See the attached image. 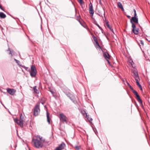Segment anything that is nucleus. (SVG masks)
I'll list each match as a JSON object with an SVG mask.
<instances>
[{
    "label": "nucleus",
    "mask_w": 150,
    "mask_h": 150,
    "mask_svg": "<svg viewBox=\"0 0 150 150\" xmlns=\"http://www.w3.org/2000/svg\"><path fill=\"white\" fill-rule=\"evenodd\" d=\"M7 51H10V52H9L8 54H9L11 55V57H12L13 56V54L12 53H13V50H10V48H8V50H7Z\"/></svg>",
    "instance_id": "obj_23"
},
{
    "label": "nucleus",
    "mask_w": 150,
    "mask_h": 150,
    "mask_svg": "<svg viewBox=\"0 0 150 150\" xmlns=\"http://www.w3.org/2000/svg\"><path fill=\"white\" fill-rule=\"evenodd\" d=\"M20 120H23V121H24V117L22 114H20Z\"/></svg>",
    "instance_id": "obj_26"
},
{
    "label": "nucleus",
    "mask_w": 150,
    "mask_h": 150,
    "mask_svg": "<svg viewBox=\"0 0 150 150\" xmlns=\"http://www.w3.org/2000/svg\"><path fill=\"white\" fill-rule=\"evenodd\" d=\"M103 56L105 59H110V55L109 53L107 52H105L103 53Z\"/></svg>",
    "instance_id": "obj_9"
},
{
    "label": "nucleus",
    "mask_w": 150,
    "mask_h": 150,
    "mask_svg": "<svg viewBox=\"0 0 150 150\" xmlns=\"http://www.w3.org/2000/svg\"><path fill=\"white\" fill-rule=\"evenodd\" d=\"M134 16H133V17H134H134H137V15L136 10L135 9H134Z\"/></svg>",
    "instance_id": "obj_31"
},
{
    "label": "nucleus",
    "mask_w": 150,
    "mask_h": 150,
    "mask_svg": "<svg viewBox=\"0 0 150 150\" xmlns=\"http://www.w3.org/2000/svg\"><path fill=\"white\" fill-rule=\"evenodd\" d=\"M95 134H97V131L96 130V131H95Z\"/></svg>",
    "instance_id": "obj_42"
},
{
    "label": "nucleus",
    "mask_w": 150,
    "mask_h": 150,
    "mask_svg": "<svg viewBox=\"0 0 150 150\" xmlns=\"http://www.w3.org/2000/svg\"><path fill=\"white\" fill-rule=\"evenodd\" d=\"M128 86H129V87L130 88V89L132 91H133L134 90L133 89V88L128 83H127Z\"/></svg>",
    "instance_id": "obj_32"
},
{
    "label": "nucleus",
    "mask_w": 150,
    "mask_h": 150,
    "mask_svg": "<svg viewBox=\"0 0 150 150\" xmlns=\"http://www.w3.org/2000/svg\"><path fill=\"white\" fill-rule=\"evenodd\" d=\"M36 87L37 86H34L33 87V89L35 93H39V91L36 89Z\"/></svg>",
    "instance_id": "obj_20"
},
{
    "label": "nucleus",
    "mask_w": 150,
    "mask_h": 150,
    "mask_svg": "<svg viewBox=\"0 0 150 150\" xmlns=\"http://www.w3.org/2000/svg\"><path fill=\"white\" fill-rule=\"evenodd\" d=\"M28 68H26V69H25L27 71H28Z\"/></svg>",
    "instance_id": "obj_48"
},
{
    "label": "nucleus",
    "mask_w": 150,
    "mask_h": 150,
    "mask_svg": "<svg viewBox=\"0 0 150 150\" xmlns=\"http://www.w3.org/2000/svg\"><path fill=\"white\" fill-rule=\"evenodd\" d=\"M132 92L136 96L138 94L137 92L134 90Z\"/></svg>",
    "instance_id": "obj_33"
},
{
    "label": "nucleus",
    "mask_w": 150,
    "mask_h": 150,
    "mask_svg": "<svg viewBox=\"0 0 150 150\" xmlns=\"http://www.w3.org/2000/svg\"><path fill=\"white\" fill-rule=\"evenodd\" d=\"M84 112H85V114H86V117L87 118V119L90 122L91 121H92L93 120L92 119L89 117V115H87V113L85 111H84Z\"/></svg>",
    "instance_id": "obj_18"
},
{
    "label": "nucleus",
    "mask_w": 150,
    "mask_h": 150,
    "mask_svg": "<svg viewBox=\"0 0 150 150\" xmlns=\"http://www.w3.org/2000/svg\"><path fill=\"white\" fill-rule=\"evenodd\" d=\"M106 26L111 30V31L113 33H114L113 29L110 27V25L108 21H106Z\"/></svg>",
    "instance_id": "obj_14"
},
{
    "label": "nucleus",
    "mask_w": 150,
    "mask_h": 150,
    "mask_svg": "<svg viewBox=\"0 0 150 150\" xmlns=\"http://www.w3.org/2000/svg\"><path fill=\"white\" fill-rule=\"evenodd\" d=\"M120 8L122 9V10L123 11H124V8L123 7V6L121 7V8Z\"/></svg>",
    "instance_id": "obj_38"
},
{
    "label": "nucleus",
    "mask_w": 150,
    "mask_h": 150,
    "mask_svg": "<svg viewBox=\"0 0 150 150\" xmlns=\"http://www.w3.org/2000/svg\"><path fill=\"white\" fill-rule=\"evenodd\" d=\"M23 122L24 121H23V120H18L17 119L15 120V122L17 124L19 125L21 127H23Z\"/></svg>",
    "instance_id": "obj_7"
},
{
    "label": "nucleus",
    "mask_w": 150,
    "mask_h": 150,
    "mask_svg": "<svg viewBox=\"0 0 150 150\" xmlns=\"http://www.w3.org/2000/svg\"><path fill=\"white\" fill-rule=\"evenodd\" d=\"M99 13H100V11H99Z\"/></svg>",
    "instance_id": "obj_50"
},
{
    "label": "nucleus",
    "mask_w": 150,
    "mask_h": 150,
    "mask_svg": "<svg viewBox=\"0 0 150 150\" xmlns=\"http://www.w3.org/2000/svg\"><path fill=\"white\" fill-rule=\"evenodd\" d=\"M106 59V60L108 62V63H110V62L109 60V59Z\"/></svg>",
    "instance_id": "obj_39"
},
{
    "label": "nucleus",
    "mask_w": 150,
    "mask_h": 150,
    "mask_svg": "<svg viewBox=\"0 0 150 150\" xmlns=\"http://www.w3.org/2000/svg\"><path fill=\"white\" fill-rule=\"evenodd\" d=\"M122 4L120 2L117 3V7L119 8H121L122 7Z\"/></svg>",
    "instance_id": "obj_25"
},
{
    "label": "nucleus",
    "mask_w": 150,
    "mask_h": 150,
    "mask_svg": "<svg viewBox=\"0 0 150 150\" xmlns=\"http://www.w3.org/2000/svg\"><path fill=\"white\" fill-rule=\"evenodd\" d=\"M93 10V8L92 4L91 3H90L89 4V10Z\"/></svg>",
    "instance_id": "obj_27"
},
{
    "label": "nucleus",
    "mask_w": 150,
    "mask_h": 150,
    "mask_svg": "<svg viewBox=\"0 0 150 150\" xmlns=\"http://www.w3.org/2000/svg\"><path fill=\"white\" fill-rule=\"evenodd\" d=\"M132 73L133 74L134 77L135 78V79H136L137 78H138L139 79V78L138 73L137 71L134 70L133 71Z\"/></svg>",
    "instance_id": "obj_10"
},
{
    "label": "nucleus",
    "mask_w": 150,
    "mask_h": 150,
    "mask_svg": "<svg viewBox=\"0 0 150 150\" xmlns=\"http://www.w3.org/2000/svg\"><path fill=\"white\" fill-rule=\"evenodd\" d=\"M134 22V23H137L138 22V19L137 17H132L130 20V22Z\"/></svg>",
    "instance_id": "obj_11"
},
{
    "label": "nucleus",
    "mask_w": 150,
    "mask_h": 150,
    "mask_svg": "<svg viewBox=\"0 0 150 150\" xmlns=\"http://www.w3.org/2000/svg\"><path fill=\"white\" fill-rule=\"evenodd\" d=\"M75 149L77 150H79L80 149V147L78 146H76L75 147Z\"/></svg>",
    "instance_id": "obj_34"
},
{
    "label": "nucleus",
    "mask_w": 150,
    "mask_h": 150,
    "mask_svg": "<svg viewBox=\"0 0 150 150\" xmlns=\"http://www.w3.org/2000/svg\"><path fill=\"white\" fill-rule=\"evenodd\" d=\"M98 1H99V4H100V5H102V3H101V0H98Z\"/></svg>",
    "instance_id": "obj_36"
},
{
    "label": "nucleus",
    "mask_w": 150,
    "mask_h": 150,
    "mask_svg": "<svg viewBox=\"0 0 150 150\" xmlns=\"http://www.w3.org/2000/svg\"><path fill=\"white\" fill-rule=\"evenodd\" d=\"M127 17L128 18H130V16H129V15H127Z\"/></svg>",
    "instance_id": "obj_41"
},
{
    "label": "nucleus",
    "mask_w": 150,
    "mask_h": 150,
    "mask_svg": "<svg viewBox=\"0 0 150 150\" xmlns=\"http://www.w3.org/2000/svg\"><path fill=\"white\" fill-rule=\"evenodd\" d=\"M66 116L63 113H61L60 114V120L63 122H65L67 123V120Z\"/></svg>",
    "instance_id": "obj_4"
},
{
    "label": "nucleus",
    "mask_w": 150,
    "mask_h": 150,
    "mask_svg": "<svg viewBox=\"0 0 150 150\" xmlns=\"http://www.w3.org/2000/svg\"><path fill=\"white\" fill-rule=\"evenodd\" d=\"M7 91L10 94L13 96L16 92V90L13 89L8 88L7 89Z\"/></svg>",
    "instance_id": "obj_5"
},
{
    "label": "nucleus",
    "mask_w": 150,
    "mask_h": 150,
    "mask_svg": "<svg viewBox=\"0 0 150 150\" xmlns=\"http://www.w3.org/2000/svg\"><path fill=\"white\" fill-rule=\"evenodd\" d=\"M89 13L91 14V16L92 17L94 13V12L93 10H89Z\"/></svg>",
    "instance_id": "obj_28"
},
{
    "label": "nucleus",
    "mask_w": 150,
    "mask_h": 150,
    "mask_svg": "<svg viewBox=\"0 0 150 150\" xmlns=\"http://www.w3.org/2000/svg\"><path fill=\"white\" fill-rule=\"evenodd\" d=\"M136 98L140 105L142 106H143L142 100L139 94L136 96Z\"/></svg>",
    "instance_id": "obj_8"
},
{
    "label": "nucleus",
    "mask_w": 150,
    "mask_h": 150,
    "mask_svg": "<svg viewBox=\"0 0 150 150\" xmlns=\"http://www.w3.org/2000/svg\"><path fill=\"white\" fill-rule=\"evenodd\" d=\"M94 23L96 25L98 28H99L102 31H103V29H102V28L101 27H100V25L98 24V23H97V22L96 21H95V22H94Z\"/></svg>",
    "instance_id": "obj_21"
},
{
    "label": "nucleus",
    "mask_w": 150,
    "mask_h": 150,
    "mask_svg": "<svg viewBox=\"0 0 150 150\" xmlns=\"http://www.w3.org/2000/svg\"><path fill=\"white\" fill-rule=\"evenodd\" d=\"M136 30H138V32L139 31V28H137V29H136Z\"/></svg>",
    "instance_id": "obj_45"
},
{
    "label": "nucleus",
    "mask_w": 150,
    "mask_h": 150,
    "mask_svg": "<svg viewBox=\"0 0 150 150\" xmlns=\"http://www.w3.org/2000/svg\"><path fill=\"white\" fill-rule=\"evenodd\" d=\"M131 23L132 24V29H135L136 28V26L133 23V22H132V21H131Z\"/></svg>",
    "instance_id": "obj_24"
},
{
    "label": "nucleus",
    "mask_w": 150,
    "mask_h": 150,
    "mask_svg": "<svg viewBox=\"0 0 150 150\" xmlns=\"http://www.w3.org/2000/svg\"><path fill=\"white\" fill-rule=\"evenodd\" d=\"M41 103L43 105L44 104V102H41Z\"/></svg>",
    "instance_id": "obj_43"
},
{
    "label": "nucleus",
    "mask_w": 150,
    "mask_h": 150,
    "mask_svg": "<svg viewBox=\"0 0 150 150\" xmlns=\"http://www.w3.org/2000/svg\"><path fill=\"white\" fill-rule=\"evenodd\" d=\"M84 111H85V110L83 111L82 112V113L83 114H84V115L85 114V112H84Z\"/></svg>",
    "instance_id": "obj_40"
},
{
    "label": "nucleus",
    "mask_w": 150,
    "mask_h": 150,
    "mask_svg": "<svg viewBox=\"0 0 150 150\" xmlns=\"http://www.w3.org/2000/svg\"><path fill=\"white\" fill-rule=\"evenodd\" d=\"M100 16L102 17V15H101V16Z\"/></svg>",
    "instance_id": "obj_51"
},
{
    "label": "nucleus",
    "mask_w": 150,
    "mask_h": 150,
    "mask_svg": "<svg viewBox=\"0 0 150 150\" xmlns=\"http://www.w3.org/2000/svg\"><path fill=\"white\" fill-rule=\"evenodd\" d=\"M75 12L76 13V9L75 8Z\"/></svg>",
    "instance_id": "obj_49"
},
{
    "label": "nucleus",
    "mask_w": 150,
    "mask_h": 150,
    "mask_svg": "<svg viewBox=\"0 0 150 150\" xmlns=\"http://www.w3.org/2000/svg\"><path fill=\"white\" fill-rule=\"evenodd\" d=\"M78 1L79 3L81 5L84 3V2L82 0H78Z\"/></svg>",
    "instance_id": "obj_29"
},
{
    "label": "nucleus",
    "mask_w": 150,
    "mask_h": 150,
    "mask_svg": "<svg viewBox=\"0 0 150 150\" xmlns=\"http://www.w3.org/2000/svg\"><path fill=\"white\" fill-rule=\"evenodd\" d=\"M30 76L32 77H34L37 73V70L35 67L32 65L31 67V71L30 72Z\"/></svg>",
    "instance_id": "obj_3"
},
{
    "label": "nucleus",
    "mask_w": 150,
    "mask_h": 150,
    "mask_svg": "<svg viewBox=\"0 0 150 150\" xmlns=\"http://www.w3.org/2000/svg\"><path fill=\"white\" fill-rule=\"evenodd\" d=\"M139 88H140V89L141 90H142V87L141 86H139Z\"/></svg>",
    "instance_id": "obj_37"
},
{
    "label": "nucleus",
    "mask_w": 150,
    "mask_h": 150,
    "mask_svg": "<svg viewBox=\"0 0 150 150\" xmlns=\"http://www.w3.org/2000/svg\"><path fill=\"white\" fill-rule=\"evenodd\" d=\"M135 80L136 81V82L138 86H141L139 83V82L138 80L137 79H135Z\"/></svg>",
    "instance_id": "obj_30"
},
{
    "label": "nucleus",
    "mask_w": 150,
    "mask_h": 150,
    "mask_svg": "<svg viewBox=\"0 0 150 150\" xmlns=\"http://www.w3.org/2000/svg\"><path fill=\"white\" fill-rule=\"evenodd\" d=\"M64 93L69 98L73 96L72 95H71V93L69 92H64Z\"/></svg>",
    "instance_id": "obj_17"
},
{
    "label": "nucleus",
    "mask_w": 150,
    "mask_h": 150,
    "mask_svg": "<svg viewBox=\"0 0 150 150\" xmlns=\"http://www.w3.org/2000/svg\"><path fill=\"white\" fill-rule=\"evenodd\" d=\"M65 146V144L64 142H62L59 146L56 147L55 150H62L63 149Z\"/></svg>",
    "instance_id": "obj_6"
},
{
    "label": "nucleus",
    "mask_w": 150,
    "mask_h": 150,
    "mask_svg": "<svg viewBox=\"0 0 150 150\" xmlns=\"http://www.w3.org/2000/svg\"><path fill=\"white\" fill-rule=\"evenodd\" d=\"M93 130L95 132V131H96V129H93Z\"/></svg>",
    "instance_id": "obj_44"
},
{
    "label": "nucleus",
    "mask_w": 150,
    "mask_h": 150,
    "mask_svg": "<svg viewBox=\"0 0 150 150\" xmlns=\"http://www.w3.org/2000/svg\"><path fill=\"white\" fill-rule=\"evenodd\" d=\"M103 9V10H104V9ZM105 12L104 11V14L105 15Z\"/></svg>",
    "instance_id": "obj_47"
},
{
    "label": "nucleus",
    "mask_w": 150,
    "mask_h": 150,
    "mask_svg": "<svg viewBox=\"0 0 150 150\" xmlns=\"http://www.w3.org/2000/svg\"><path fill=\"white\" fill-rule=\"evenodd\" d=\"M50 91L52 93V94H53V92L52 91Z\"/></svg>",
    "instance_id": "obj_46"
},
{
    "label": "nucleus",
    "mask_w": 150,
    "mask_h": 150,
    "mask_svg": "<svg viewBox=\"0 0 150 150\" xmlns=\"http://www.w3.org/2000/svg\"><path fill=\"white\" fill-rule=\"evenodd\" d=\"M92 37L93 38V39L94 40L95 42H96V44H95V46L96 47L97 45L99 47L101 48L100 47L99 44L96 38L94 35H93L92 36Z\"/></svg>",
    "instance_id": "obj_12"
},
{
    "label": "nucleus",
    "mask_w": 150,
    "mask_h": 150,
    "mask_svg": "<svg viewBox=\"0 0 150 150\" xmlns=\"http://www.w3.org/2000/svg\"><path fill=\"white\" fill-rule=\"evenodd\" d=\"M47 121L49 124H50V119L49 117V114L48 111H47Z\"/></svg>",
    "instance_id": "obj_16"
},
{
    "label": "nucleus",
    "mask_w": 150,
    "mask_h": 150,
    "mask_svg": "<svg viewBox=\"0 0 150 150\" xmlns=\"http://www.w3.org/2000/svg\"><path fill=\"white\" fill-rule=\"evenodd\" d=\"M140 43L142 45H144V42L143 40H140Z\"/></svg>",
    "instance_id": "obj_35"
},
{
    "label": "nucleus",
    "mask_w": 150,
    "mask_h": 150,
    "mask_svg": "<svg viewBox=\"0 0 150 150\" xmlns=\"http://www.w3.org/2000/svg\"><path fill=\"white\" fill-rule=\"evenodd\" d=\"M70 99L75 104H76L77 103V101L74 96H72Z\"/></svg>",
    "instance_id": "obj_15"
},
{
    "label": "nucleus",
    "mask_w": 150,
    "mask_h": 150,
    "mask_svg": "<svg viewBox=\"0 0 150 150\" xmlns=\"http://www.w3.org/2000/svg\"><path fill=\"white\" fill-rule=\"evenodd\" d=\"M149 42H150V40L149 41Z\"/></svg>",
    "instance_id": "obj_52"
},
{
    "label": "nucleus",
    "mask_w": 150,
    "mask_h": 150,
    "mask_svg": "<svg viewBox=\"0 0 150 150\" xmlns=\"http://www.w3.org/2000/svg\"><path fill=\"white\" fill-rule=\"evenodd\" d=\"M14 60L16 61V62L18 64L20 67H22L24 68L25 69L28 68L27 67H25L24 65H21L20 64V62L19 61L15 59H14Z\"/></svg>",
    "instance_id": "obj_13"
},
{
    "label": "nucleus",
    "mask_w": 150,
    "mask_h": 150,
    "mask_svg": "<svg viewBox=\"0 0 150 150\" xmlns=\"http://www.w3.org/2000/svg\"><path fill=\"white\" fill-rule=\"evenodd\" d=\"M132 32L135 35H137L138 33V30H136L135 29H132Z\"/></svg>",
    "instance_id": "obj_22"
},
{
    "label": "nucleus",
    "mask_w": 150,
    "mask_h": 150,
    "mask_svg": "<svg viewBox=\"0 0 150 150\" xmlns=\"http://www.w3.org/2000/svg\"><path fill=\"white\" fill-rule=\"evenodd\" d=\"M35 137L36 139L33 138L32 140V142L34 144V146L37 148H42L43 146V143L45 142V139L39 135H37Z\"/></svg>",
    "instance_id": "obj_1"
},
{
    "label": "nucleus",
    "mask_w": 150,
    "mask_h": 150,
    "mask_svg": "<svg viewBox=\"0 0 150 150\" xmlns=\"http://www.w3.org/2000/svg\"><path fill=\"white\" fill-rule=\"evenodd\" d=\"M0 17L2 18H4L6 17V15L3 12H0Z\"/></svg>",
    "instance_id": "obj_19"
},
{
    "label": "nucleus",
    "mask_w": 150,
    "mask_h": 150,
    "mask_svg": "<svg viewBox=\"0 0 150 150\" xmlns=\"http://www.w3.org/2000/svg\"><path fill=\"white\" fill-rule=\"evenodd\" d=\"M40 103L38 102L37 103L34 108V113L35 116H37L40 113V110L39 108Z\"/></svg>",
    "instance_id": "obj_2"
}]
</instances>
